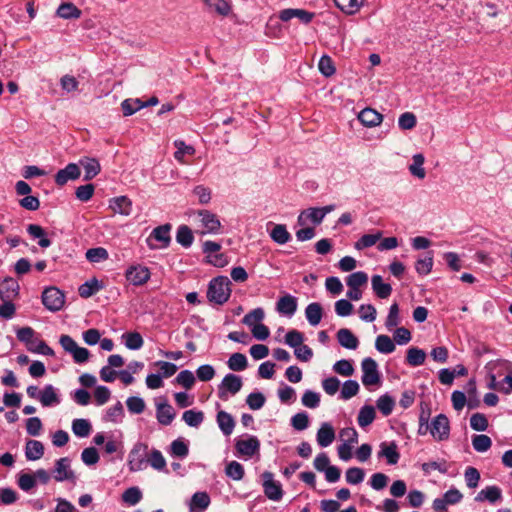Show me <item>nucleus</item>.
I'll return each instance as SVG.
<instances>
[{"instance_id":"nucleus-3","label":"nucleus","mask_w":512,"mask_h":512,"mask_svg":"<svg viewBox=\"0 0 512 512\" xmlns=\"http://www.w3.org/2000/svg\"><path fill=\"white\" fill-rule=\"evenodd\" d=\"M41 299L44 307L51 312L60 311L65 304L64 293L55 286L45 288Z\"/></svg>"},{"instance_id":"nucleus-63","label":"nucleus","mask_w":512,"mask_h":512,"mask_svg":"<svg viewBox=\"0 0 512 512\" xmlns=\"http://www.w3.org/2000/svg\"><path fill=\"white\" fill-rule=\"evenodd\" d=\"M365 472L362 468L351 467L345 473L346 481L349 484L357 485L364 480Z\"/></svg>"},{"instance_id":"nucleus-19","label":"nucleus","mask_w":512,"mask_h":512,"mask_svg":"<svg viewBox=\"0 0 512 512\" xmlns=\"http://www.w3.org/2000/svg\"><path fill=\"white\" fill-rule=\"evenodd\" d=\"M501 500L502 490L496 485L485 487L475 497L476 502L488 501L491 504H495Z\"/></svg>"},{"instance_id":"nucleus-7","label":"nucleus","mask_w":512,"mask_h":512,"mask_svg":"<svg viewBox=\"0 0 512 512\" xmlns=\"http://www.w3.org/2000/svg\"><path fill=\"white\" fill-rule=\"evenodd\" d=\"M242 378L236 374L229 373L225 375L218 386V396L222 400H227L228 395H235L242 388Z\"/></svg>"},{"instance_id":"nucleus-50","label":"nucleus","mask_w":512,"mask_h":512,"mask_svg":"<svg viewBox=\"0 0 512 512\" xmlns=\"http://www.w3.org/2000/svg\"><path fill=\"white\" fill-rule=\"evenodd\" d=\"M359 384L355 380H347L344 382L340 391V398L343 400H349L356 396L359 392Z\"/></svg>"},{"instance_id":"nucleus-48","label":"nucleus","mask_w":512,"mask_h":512,"mask_svg":"<svg viewBox=\"0 0 512 512\" xmlns=\"http://www.w3.org/2000/svg\"><path fill=\"white\" fill-rule=\"evenodd\" d=\"M86 259L91 263H99L108 259V251L103 247L90 248L86 251Z\"/></svg>"},{"instance_id":"nucleus-51","label":"nucleus","mask_w":512,"mask_h":512,"mask_svg":"<svg viewBox=\"0 0 512 512\" xmlns=\"http://www.w3.org/2000/svg\"><path fill=\"white\" fill-rule=\"evenodd\" d=\"M207 7L219 15L226 16L230 12V5L226 0H203Z\"/></svg>"},{"instance_id":"nucleus-54","label":"nucleus","mask_w":512,"mask_h":512,"mask_svg":"<svg viewBox=\"0 0 512 512\" xmlns=\"http://www.w3.org/2000/svg\"><path fill=\"white\" fill-rule=\"evenodd\" d=\"M177 242L185 248H188L192 245L194 236L192 231L188 228V226H180L177 235Z\"/></svg>"},{"instance_id":"nucleus-55","label":"nucleus","mask_w":512,"mask_h":512,"mask_svg":"<svg viewBox=\"0 0 512 512\" xmlns=\"http://www.w3.org/2000/svg\"><path fill=\"white\" fill-rule=\"evenodd\" d=\"M381 236V232H377L375 234H365L355 243L354 247L357 250H362L371 247L377 243Z\"/></svg>"},{"instance_id":"nucleus-33","label":"nucleus","mask_w":512,"mask_h":512,"mask_svg":"<svg viewBox=\"0 0 512 512\" xmlns=\"http://www.w3.org/2000/svg\"><path fill=\"white\" fill-rule=\"evenodd\" d=\"M82 12L73 3H62L57 9V15L63 19H77Z\"/></svg>"},{"instance_id":"nucleus-35","label":"nucleus","mask_w":512,"mask_h":512,"mask_svg":"<svg viewBox=\"0 0 512 512\" xmlns=\"http://www.w3.org/2000/svg\"><path fill=\"white\" fill-rule=\"evenodd\" d=\"M426 353L424 350L411 347L407 350L406 361L409 365L413 367H417L422 365L425 362Z\"/></svg>"},{"instance_id":"nucleus-20","label":"nucleus","mask_w":512,"mask_h":512,"mask_svg":"<svg viewBox=\"0 0 512 512\" xmlns=\"http://www.w3.org/2000/svg\"><path fill=\"white\" fill-rule=\"evenodd\" d=\"M316 439L320 447H328L331 445L335 439V430L333 426L328 422L322 423L317 431Z\"/></svg>"},{"instance_id":"nucleus-23","label":"nucleus","mask_w":512,"mask_h":512,"mask_svg":"<svg viewBox=\"0 0 512 512\" xmlns=\"http://www.w3.org/2000/svg\"><path fill=\"white\" fill-rule=\"evenodd\" d=\"M383 116L372 108H364L358 114V120L366 127H375L382 122Z\"/></svg>"},{"instance_id":"nucleus-8","label":"nucleus","mask_w":512,"mask_h":512,"mask_svg":"<svg viewBox=\"0 0 512 512\" xmlns=\"http://www.w3.org/2000/svg\"><path fill=\"white\" fill-rule=\"evenodd\" d=\"M151 277L150 269L142 264H133L125 271L126 280L134 286H143Z\"/></svg>"},{"instance_id":"nucleus-29","label":"nucleus","mask_w":512,"mask_h":512,"mask_svg":"<svg viewBox=\"0 0 512 512\" xmlns=\"http://www.w3.org/2000/svg\"><path fill=\"white\" fill-rule=\"evenodd\" d=\"M371 283L373 291L380 299H386L391 295V285L384 283L380 275H374L371 279Z\"/></svg>"},{"instance_id":"nucleus-6","label":"nucleus","mask_w":512,"mask_h":512,"mask_svg":"<svg viewBox=\"0 0 512 512\" xmlns=\"http://www.w3.org/2000/svg\"><path fill=\"white\" fill-rule=\"evenodd\" d=\"M170 241V226H156L146 239L148 247L152 250L166 248Z\"/></svg>"},{"instance_id":"nucleus-26","label":"nucleus","mask_w":512,"mask_h":512,"mask_svg":"<svg viewBox=\"0 0 512 512\" xmlns=\"http://www.w3.org/2000/svg\"><path fill=\"white\" fill-rule=\"evenodd\" d=\"M305 316L311 326H317L323 316V308L320 303L312 302L305 308Z\"/></svg>"},{"instance_id":"nucleus-27","label":"nucleus","mask_w":512,"mask_h":512,"mask_svg":"<svg viewBox=\"0 0 512 512\" xmlns=\"http://www.w3.org/2000/svg\"><path fill=\"white\" fill-rule=\"evenodd\" d=\"M39 401L44 407H49L59 404L60 398L56 392V389L51 384H48L40 392Z\"/></svg>"},{"instance_id":"nucleus-59","label":"nucleus","mask_w":512,"mask_h":512,"mask_svg":"<svg viewBox=\"0 0 512 512\" xmlns=\"http://www.w3.org/2000/svg\"><path fill=\"white\" fill-rule=\"evenodd\" d=\"M147 461L149 462L152 468L158 471H162L166 467V460L163 457L162 453L157 449H153L151 451Z\"/></svg>"},{"instance_id":"nucleus-58","label":"nucleus","mask_w":512,"mask_h":512,"mask_svg":"<svg viewBox=\"0 0 512 512\" xmlns=\"http://www.w3.org/2000/svg\"><path fill=\"white\" fill-rule=\"evenodd\" d=\"M368 281V276L363 271H357L352 274H350L347 279L346 283L349 288H359L366 284Z\"/></svg>"},{"instance_id":"nucleus-47","label":"nucleus","mask_w":512,"mask_h":512,"mask_svg":"<svg viewBox=\"0 0 512 512\" xmlns=\"http://www.w3.org/2000/svg\"><path fill=\"white\" fill-rule=\"evenodd\" d=\"M183 421L190 427H198L204 420L202 411L186 410L182 415Z\"/></svg>"},{"instance_id":"nucleus-9","label":"nucleus","mask_w":512,"mask_h":512,"mask_svg":"<svg viewBox=\"0 0 512 512\" xmlns=\"http://www.w3.org/2000/svg\"><path fill=\"white\" fill-rule=\"evenodd\" d=\"M430 433L436 441H445L450 435L449 419L444 414L437 415L429 425Z\"/></svg>"},{"instance_id":"nucleus-57","label":"nucleus","mask_w":512,"mask_h":512,"mask_svg":"<svg viewBox=\"0 0 512 512\" xmlns=\"http://www.w3.org/2000/svg\"><path fill=\"white\" fill-rule=\"evenodd\" d=\"M128 411L132 414H141L146 408L145 401L138 396H131L126 400Z\"/></svg>"},{"instance_id":"nucleus-41","label":"nucleus","mask_w":512,"mask_h":512,"mask_svg":"<svg viewBox=\"0 0 512 512\" xmlns=\"http://www.w3.org/2000/svg\"><path fill=\"white\" fill-rule=\"evenodd\" d=\"M91 429V424L86 419H75L72 422V431L78 437L84 438L89 436Z\"/></svg>"},{"instance_id":"nucleus-18","label":"nucleus","mask_w":512,"mask_h":512,"mask_svg":"<svg viewBox=\"0 0 512 512\" xmlns=\"http://www.w3.org/2000/svg\"><path fill=\"white\" fill-rule=\"evenodd\" d=\"M378 457H384L389 465H396L400 459V453L398 452L396 443L382 442L380 444Z\"/></svg>"},{"instance_id":"nucleus-30","label":"nucleus","mask_w":512,"mask_h":512,"mask_svg":"<svg viewBox=\"0 0 512 512\" xmlns=\"http://www.w3.org/2000/svg\"><path fill=\"white\" fill-rule=\"evenodd\" d=\"M103 288V284L96 278H92L79 286L78 292L82 298H89Z\"/></svg>"},{"instance_id":"nucleus-42","label":"nucleus","mask_w":512,"mask_h":512,"mask_svg":"<svg viewBox=\"0 0 512 512\" xmlns=\"http://www.w3.org/2000/svg\"><path fill=\"white\" fill-rule=\"evenodd\" d=\"M124 416L123 405L118 401L115 405L106 410L104 421L118 423Z\"/></svg>"},{"instance_id":"nucleus-14","label":"nucleus","mask_w":512,"mask_h":512,"mask_svg":"<svg viewBox=\"0 0 512 512\" xmlns=\"http://www.w3.org/2000/svg\"><path fill=\"white\" fill-rule=\"evenodd\" d=\"M314 15L313 12L307 10L288 8L280 11L279 18L284 22L298 18L302 23L309 24L314 18Z\"/></svg>"},{"instance_id":"nucleus-16","label":"nucleus","mask_w":512,"mask_h":512,"mask_svg":"<svg viewBox=\"0 0 512 512\" xmlns=\"http://www.w3.org/2000/svg\"><path fill=\"white\" fill-rule=\"evenodd\" d=\"M109 208L113 213L128 216L132 212V201L127 196H118L110 199Z\"/></svg>"},{"instance_id":"nucleus-39","label":"nucleus","mask_w":512,"mask_h":512,"mask_svg":"<svg viewBox=\"0 0 512 512\" xmlns=\"http://www.w3.org/2000/svg\"><path fill=\"white\" fill-rule=\"evenodd\" d=\"M125 346L130 350H139L144 344V340L138 332H128L123 334Z\"/></svg>"},{"instance_id":"nucleus-64","label":"nucleus","mask_w":512,"mask_h":512,"mask_svg":"<svg viewBox=\"0 0 512 512\" xmlns=\"http://www.w3.org/2000/svg\"><path fill=\"white\" fill-rule=\"evenodd\" d=\"M318 68H319V71L322 73V75H324L325 77L332 76L336 71L334 63H333L331 57L328 55H323L320 58L319 63H318Z\"/></svg>"},{"instance_id":"nucleus-46","label":"nucleus","mask_w":512,"mask_h":512,"mask_svg":"<svg viewBox=\"0 0 512 512\" xmlns=\"http://www.w3.org/2000/svg\"><path fill=\"white\" fill-rule=\"evenodd\" d=\"M142 497L143 495L141 490L138 487L134 486L126 489L123 492L122 501L130 506H134L141 501Z\"/></svg>"},{"instance_id":"nucleus-25","label":"nucleus","mask_w":512,"mask_h":512,"mask_svg":"<svg viewBox=\"0 0 512 512\" xmlns=\"http://www.w3.org/2000/svg\"><path fill=\"white\" fill-rule=\"evenodd\" d=\"M337 340L339 344L346 349L354 350L359 345L358 338L347 328L338 330Z\"/></svg>"},{"instance_id":"nucleus-5","label":"nucleus","mask_w":512,"mask_h":512,"mask_svg":"<svg viewBox=\"0 0 512 512\" xmlns=\"http://www.w3.org/2000/svg\"><path fill=\"white\" fill-rule=\"evenodd\" d=\"M334 205H327L324 207H311L303 210L297 219V224H320L324 217L333 211Z\"/></svg>"},{"instance_id":"nucleus-13","label":"nucleus","mask_w":512,"mask_h":512,"mask_svg":"<svg viewBox=\"0 0 512 512\" xmlns=\"http://www.w3.org/2000/svg\"><path fill=\"white\" fill-rule=\"evenodd\" d=\"M235 447L240 455L251 458L259 452L260 442L256 436H248L246 439H238Z\"/></svg>"},{"instance_id":"nucleus-11","label":"nucleus","mask_w":512,"mask_h":512,"mask_svg":"<svg viewBox=\"0 0 512 512\" xmlns=\"http://www.w3.org/2000/svg\"><path fill=\"white\" fill-rule=\"evenodd\" d=\"M71 461L67 457L58 459L53 470V477L57 482L71 481L76 479L74 471L71 469Z\"/></svg>"},{"instance_id":"nucleus-53","label":"nucleus","mask_w":512,"mask_h":512,"mask_svg":"<svg viewBox=\"0 0 512 512\" xmlns=\"http://www.w3.org/2000/svg\"><path fill=\"white\" fill-rule=\"evenodd\" d=\"M264 316L265 313L262 308H255L243 317L242 323L249 327H253L260 323L264 319Z\"/></svg>"},{"instance_id":"nucleus-2","label":"nucleus","mask_w":512,"mask_h":512,"mask_svg":"<svg viewBox=\"0 0 512 512\" xmlns=\"http://www.w3.org/2000/svg\"><path fill=\"white\" fill-rule=\"evenodd\" d=\"M59 343L62 348L70 353L75 363L81 364L88 361L90 352L87 348L80 347L76 341L69 335H61Z\"/></svg>"},{"instance_id":"nucleus-17","label":"nucleus","mask_w":512,"mask_h":512,"mask_svg":"<svg viewBox=\"0 0 512 512\" xmlns=\"http://www.w3.org/2000/svg\"><path fill=\"white\" fill-rule=\"evenodd\" d=\"M176 416L174 408L167 402L156 404V418L157 421L164 426L172 423Z\"/></svg>"},{"instance_id":"nucleus-22","label":"nucleus","mask_w":512,"mask_h":512,"mask_svg":"<svg viewBox=\"0 0 512 512\" xmlns=\"http://www.w3.org/2000/svg\"><path fill=\"white\" fill-rule=\"evenodd\" d=\"M276 309L280 314L291 317L297 310V299L290 294L280 297Z\"/></svg>"},{"instance_id":"nucleus-10","label":"nucleus","mask_w":512,"mask_h":512,"mask_svg":"<svg viewBox=\"0 0 512 512\" xmlns=\"http://www.w3.org/2000/svg\"><path fill=\"white\" fill-rule=\"evenodd\" d=\"M361 367L363 372L361 380L364 386H373L380 382L378 366L374 359L370 357L363 359Z\"/></svg>"},{"instance_id":"nucleus-61","label":"nucleus","mask_w":512,"mask_h":512,"mask_svg":"<svg viewBox=\"0 0 512 512\" xmlns=\"http://www.w3.org/2000/svg\"><path fill=\"white\" fill-rule=\"evenodd\" d=\"M333 371L341 376H351L354 373V367L350 360L342 359L333 365Z\"/></svg>"},{"instance_id":"nucleus-36","label":"nucleus","mask_w":512,"mask_h":512,"mask_svg":"<svg viewBox=\"0 0 512 512\" xmlns=\"http://www.w3.org/2000/svg\"><path fill=\"white\" fill-rule=\"evenodd\" d=\"M412 160L413 163L409 166L410 173L419 179L425 178L426 172L425 169L423 168L425 158L423 154L418 153L413 155Z\"/></svg>"},{"instance_id":"nucleus-60","label":"nucleus","mask_w":512,"mask_h":512,"mask_svg":"<svg viewBox=\"0 0 512 512\" xmlns=\"http://www.w3.org/2000/svg\"><path fill=\"white\" fill-rule=\"evenodd\" d=\"M175 382L185 389H191L195 384V376L190 370H182L176 376Z\"/></svg>"},{"instance_id":"nucleus-40","label":"nucleus","mask_w":512,"mask_h":512,"mask_svg":"<svg viewBox=\"0 0 512 512\" xmlns=\"http://www.w3.org/2000/svg\"><path fill=\"white\" fill-rule=\"evenodd\" d=\"M377 351L383 354H390L395 350V344L387 335H378L375 341Z\"/></svg>"},{"instance_id":"nucleus-34","label":"nucleus","mask_w":512,"mask_h":512,"mask_svg":"<svg viewBox=\"0 0 512 512\" xmlns=\"http://www.w3.org/2000/svg\"><path fill=\"white\" fill-rule=\"evenodd\" d=\"M375 416L376 413L374 407L371 405H364L361 407L357 417L358 425L362 428L369 426L374 421Z\"/></svg>"},{"instance_id":"nucleus-12","label":"nucleus","mask_w":512,"mask_h":512,"mask_svg":"<svg viewBox=\"0 0 512 512\" xmlns=\"http://www.w3.org/2000/svg\"><path fill=\"white\" fill-rule=\"evenodd\" d=\"M148 446L143 443H137L129 453V468L131 471H140L144 468L145 457L147 455Z\"/></svg>"},{"instance_id":"nucleus-43","label":"nucleus","mask_w":512,"mask_h":512,"mask_svg":"<svg viewBox=\"0 0 512 512\" xmlns=\"http://www.w3.org/2000/svg\"><path fill=\"white\" fill-rule=\"evenodd\" d=\"M121 108L124 116H131L140 109L144 108V105L143 101L138 98H129L122 101Z\"/></svg>"},{"instance_id":"nucleus-15","label":"nucleus","mask_w":512,"mask_h":512,"mask_svg":"<svg viewBox=\"0 0 512 512\" xmlns=\"http://www.w3.org/2000/svg\"><path fill=\"white\" fill-rule=\"evenodd\" d=\"M80 168L75 163H69L65 168L60 169L55 175V182L59 186L65 185L70 180L79 178Z\"/></svg>"},{"instance_id":"nucleus-37","label":"nucleus","mask_w":512,"mask_h":512,"mask_svg":"<svg viewBox=\"0 0 512 512\" xmlns=\"http://www.w3.org/2000/svg\"><path fill=\"white\" fill-rule=\"evenodd\" d=\"M364 0H334L336 6L344 13L352 15L362 6Z\"/></svg>"},{"instance_id":"nucleus-32","label":"nucleus","mask_w":512,"mask_h":512,"mask_svg":"<svg viewBox=\"0 0 512 512\" xmlns=\"http://www.w3.org/2000/svg\"><path fill=\"white\" fill-rule=\"evenodd\" d=\"M210 502V496L207 492H196L191 497L190 510L191 512H195L196 509L204 511L209 507Z\"/></svg>"},{"instance_id":"nucleus-38","label":"nucleus","mask_w":512,"mask_h":512,"mask_svg":"<svg viewBox=\"0 0 512 512\" xmlns=\"http://www.w3.org/2000/svg\"><path fill=\"white\" fill-rule=\"evenodd\" d=\"M227 365L232 371H243L247 368V358L242 353H234L228 359Z\"/></svg>"},{"instance_id":"nucleus-56","label":"nucleus","mask_w":512,"mask_h":512,"mask_svg":"<svg viewBox=\"0 0 512 512\" xmlns=\"http://www.w3.org/2000/svg\"><path fill=\"white\" fill-rule=\"evenodd\" d=\"M394 405V399L387 394L380 396L377 400V408L384 416H389L392 413Z\"/></svg>"},{"instance_id":"nucleus-24","label":"nucleus","mask_w":512,"mask_h":512,"mask_svg":"<svg viewBox=\"0 0 512 512\" xmlns=\"http://www.w3.org/2000/svg\"><path fill=\"white\" fill-rule=\"evenodd\" d=\"M79 164L84 169V180L86 181L96 177L101 170L100 163L96 158L83 157L79 160Z\"/></svg>"},{"instance_id":"nucleus-4","label":"nucleus","mask_w":512,"mask_h":512,"mask_svg":"<svg viewBox=\"0 0 512 512\" xmlns=\"http://www.w3.org/2000/svg\"><path fill=\"white\" fill-rule=\"evenodd\" d=\"M264 495L271 501L278 502L283 498L282 484L274 479V474L265 471L261 475Z\"/></svg>"},{"instance_id":"nucleus-45","label":"nucleus","mask_w":512,"mask_h":512,"mask_svg":"<svg viewBox=\"0 0 512 512\" xmlns=\"http://www.w3.org/2000/svg\"><path fill=\"white\" fill-rule=\"evenodd\" d=\"M225 474L227 477L239 481L244 477V467L237 461H231L226 465Z\"/></svg>"},{"instance_id":"nucleus-28","label":"nucleus","mask_w":512,"mask_h":512,"mask_svg":"<svg viewBox=\"0 0 512 512\" xmlns=\"http://www.w3.org/2000/svg\"><path fill=\"white\" fill-rule=\"evenodd\" d=\"M44 454V445L38 440H28L25 446V457L29 461H35L42 458Z\"/></svg>"},{"instance_id":"nucleus-49","label":"nucleus","mask_w":512,"mask_h":512,"mask_svg":"<svg viewBox=\"0 0 512 512\" xmlns=\"http://www.w3.org/2000/svg\"><path fill=\"white\" fill-rule=\"evenodd\" d=\"M491 445V438L485 434L474 435L472 438V446L477 452H486L490 449Z\"/></svg>"},{"instance_id":"nucleus-52","label":"nucleus","mask_w":512,"mask_h":512,"mask_svg":"<svg viewBox=\"0 0 512 512\" xmlns=\"http://www.w3.org/2000/svg\"><path fill=\"white\" fill-rule=\"evenodd\" d=\"M174 146L176 151L174 153V157L177 161L183 163V158L185 155H193L195 153L194 147L190 145H186L182 140H176L174 142Z\"/></svg>"},{"instance_id":"nucleus-31","label":"nucleus","mask_w":512,"mask_h":512,"mask_svg":"<svg viewBox=\"0 0 512 512\" xmlns=\"http://www.w3.org/2000/svg\"><path fill=\"white\" fill-rule=\"evenodd\" d=\"M217 423L224 435L229 436L232 434L235 427V421L229 413L219 411L217 414Z\"/></svg>"},{"instance_id":"nucleus-62","label":"nucleus","mask_w":512,"mask_h":512,"mask_svg":"<svg viewBox=\"0 0 512 512\" xmlns=\"http://www.w3.org/2000/svg\"><path fill=\"white\" fill-rule=\"evenodd\" d=\"M302 404L310 409H315L320 405V394L312 390H306L301 398Z\"/></svg>"},{"instance_id":"nucleus-1","label":"nucleus","mask_w":512,"mask_h":512,"mask_svg":"<svg viewBox=\"0 0 512 512\" xmlns=\"http://www.w3.org/2000/svg\"><path fill=\"white\" fill-rule=\"evenodd\" d=\"M230 284L231 282L226 276L213 278L208 285V300L218 305L226 303L231 295Z\"/></svg>"},{"instance_id":"nucleus-21","label":"nucleus","mask_w":512,"mask_h":512,"mask_svg":"<svg viewBox=\"0 0 512 512\" xmlns=\"http://www.w3.org/2000/svg\"><path fill=\"white\" fill-rule=\"evenodd\" d=\"M18 292L19 284L14 278L7 277L0 282V299L3 301L11 300L18 295Z\"/></svg>"},{"instance_id":"nucleus-44","label":"nucleus","mask_w":512,"mask_h":512,"mask_svg":"<svg viewBox=\"0 0 512 512\" xmlns=\"http://www.w3.org/2000/svg\"><path fill=\"white\" fill-rule=\"evenodd\" d=\"M269 235L274 242L280 245L287 243L291 239V235L286 230V226H273Z\"/></svg>"}]
</instances>
